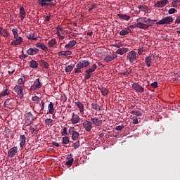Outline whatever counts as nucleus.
Segmentation results:
<instances>
[{
	"mask_svg": "<svg viewBox=\"0 0 180 180\" xmlns=\"http://www.w3.org/2000/svg\"><path fill=\"white\" fill-rule=\"evenodd\" d=\"M53 123H54V120L51 118H47L45 120V124L48 127H51L53 126Z\"/></svg>",
	"mask_w": 180,
	"mask_h": 180,
	"instance_id": "35",
	"label": "nucleus"
},
{
	"mask_svg": "<svg viewBox=\"0 0 180 180\" xmlns=\"http://www.w3.org/2000/svg\"><path fill=\"white\" fill-rule=\"evenodd\" d=\"M74 70V66L68 65L65 68V72H71Z\"/></svg>",
	"mask_w": 180,
	"mask_h": 180,
	"instance_id": "45",
	"label": "nucleus"
},
{
	"mask_svg": "<svg viewBox=\"0 0 180 180\" xmlns=\"http://www.w3.org/2000/svg\"><path fill=\"white\" fill-rule=\"evenodd\" d=\"M15 103H16V100L13 98H8L4 102V105L6 108H11L12 106H15Z\"/></svg>",
	"mask_w": 180,
	"mask_h": 180,
	"instance_id": "11",
	"label": "nucleus"
},
{
	"mask_svg": "<svg viewBox=\"0 0 180 180\" xmlns=\"http://www.w3.org/2000/svg\"><path fill=\"white\" fill-rule=\"evenodd\" d=\"M79 141H76L75 143H73L72 146L74 147L75 149H77L79 147Z\"/></svg>",
	"mask_w": 180,
	"mask_h": 180,
	"instance_id": "53",
	"label": "nucleus"
},
{
	"mask_svg": "<svg viewBox=\"0 0 180 180\" xmlns=\"http://www.w3.org/2000/svg\"><path fill=\"white\" fill-rule=\"evenodd\" d=\"M67 130H68V128L67 127H64L61 133V136H67V134H68V133L67 132Z\"/></svg>",
	"mask_w": 180,
	"mask_h": 180,
	"instance_id": "49",
	"label": "nucleus"
},
{
	"mask_svg": "<svg viewBox=\"0 0 180 180\" xmlns=\"http://www.w3.org/2000/svg\"><path fill=\"white\" fill-rule=\"evenodd\" d=\"M151 86H153V88H157L158 86V83L157 82H154L151 84Z\"/></svg>",
	"mask_w": 180,
	"mask_h": 180,
	"instance_id": "58",
	"label": "nucleus"
},
{
	"mask_svg": "<svg viewBox=\"0 0 180 180\" xmlns=\"http://www.w3.org/2000/svg\"><path fill=\"white\" fill-rule=\"evenodd\" d=\"M18 85H23V84H25V78H20L18 80Z\"/></svg>",
	"mask_w": 180,
	"mask_h": 180,
	"instance_id": "52",
	"label": "nucleus"
},
{
	"mask_svg": "<svg viewBox=\"0 0 180 180\" xmlns=\"http://www.w3.org/2000/svg\"><path fill=\"white\" fill-rule=\"evenodd\" d=\"M168 0H161L154 4L155 8H164V6L168 5Z\"/></svg>",
	"mask_w": 180,
	"mask_h": 180,
	"instance_id": "12",
	"label": "nucleus"
},
{
	"mask_svg": "<svg viewBox=\"0 0 180 180\" xmlns=\"http://www.w3.org/2000/svg\"><path fill=\"white\" fill-rule=\"evenodd\" d=\"M25 116V120L28 122L29 124H33V122H34L36 119L34 117V115H33V114H32L31 112H27Z\"/></svg>",
	"mask_w": 180,
	"mask_h": 180,
	"instance_id": "6",
	"label": "nucleus"
},
{
	"mask_svg": "<svg viewBox=\"0 0 180 180\" xmlns=\"http://www.w3.org/2000/svg\"><path fill=\"white\" fill-rule=\"evenodd\" d=\"M131 120H132V123L134 124H139V120L137 119V117H133L131 118Z\"/></svg>",
	"mask_w": 180,
	"mask_h": 180,
	"instance_id": "50",
	"label": "nucleus"
},
{
	"mask_svg": "<svg viewBox=\"0 0 180 180\" xmlns=\"http://www.w3.org/2000/svg\"><path fill=\"white\" fill-rule=\"evenodd\" d=\"M95 8H96V4H93V5H91V6L90 7V8H91L93 11H94V9H95Z\"/></svg>",
	"mask_w": 180,
	"mask_h": 180,
	"instance_id": "64",
	"label": "nucleus"
},
{
	"mask_svg": "<svg viewBox=\"0 0 180 180\" xmlns=\"http://www.w3.org/2000/svg\"><path fill=\"white\" fill-rule=\"evenodd\" d=\"M14 91H15V92H16V94L18 95H19L20 97L22 98V96H23V94L22 93V86H15L14 87Z\"/></svg>",
	"mask_w": 180,
	"mask_h": 180,
	"instance_id": "26",
	"label": "nucleus"
},
{
	"mask_svg": "<svg viewBox=\"0 0 180 180\" xmlns=\"http://www.w3.org/2000/svg\"><path fill=\"white\" fill-rule=\"evenodd\" d=\"M56 44H57V40H56V39H52L48 42L49 47L50 48L54 47Z\"/></svg>",
	"mask_w": 180,
	"mask_h": 180,
	"instance_id": "38",
	"label": "nucleus"
},
{
	"mask_svg": "<svg viewBox=\"0 0 180 180\" xmlns=\"http://www.w3.org/2000/svg\"><path fill=\"white\" fill-rule=\"evenodd\" d=\"M82 126L84 129H85L86 131H91L94 126H92V122L89 120H84L82 123Z\"/></svg>",
	"mask_w": 180,
	"mask_h": 180,
	"instance_id": "7",
	"label": "nucleus"
},
{
	"mask_svg": "<svg viewBox=\"0 0 180 180\" xmlns=\"http://www.w3.org/2000/svg\"><path fill=\"white\" fill-rule=\"evenodd\" d=\"M91 108L92 109L96 110L97 112H101V110H102V107H101V105H99L98 103H91Z\"/></svg>",
	"mask_w": 180,
	"mask_h": 180,
	"instance_id": "33",
	"label": "nucleus"
},
{
	"mask_svg": "<svg viewBox=\"0 0 180 180\" xmlns=\"http://www.w3.org/2000/svg\"><path fill=\"white\" fill-rule=\"evenodd\" d=\"M75 44H77V41L75 40H72L65 46V49L70 50V49H72Z\"/></svg>",
	"mask_w": 180,
	"mask_h": 180,
	"instance_id": "31",
	"label": "nucleus"
},
{
	"mask_svg": "<svg viewBox=\"0 0 180 180\" xmlns=\"http://www.w3.org/2000/svg\"><path fill=\"white\" fill-rule=\"evenodd\" d=\"M6 95H9V91H8V89H5L4 91H3L1 93L0 96L1 98H3L4 96H6Z\"/></svg>",
	"mask_w": 180,
	"mask_h": 180,
	"instance_id": "44",
	"label": "nucleus"
},
{
	"mask_svg": "<svg viewBox=\"0 0 180 180\" xmlns=\"http://www.w3.org/2000/svg\"><path fill=\"white\" fill-rule=\"evenodd\" d=\"M41 64L42 67H44V68H49V63L47 62H46L45 60H41Z\"/></svg>",
	"mask_w": 180,
	"mask_h": 180,
	"instance_id": "46",
	"label": "nucleus"
},
{
	"mask_svg": "<svg viewBox=\"0 0 180 180\" xmlns=\"http://www.w3.org/2000/svg\"><path fill=\"white\" fill-rule=\"evenodd\" d=\"M169 15H172L173 13H176V9L170 8L168 11Z\"/></svg>",
	"mask_w": 180,
	"mask_h": 180,
	"instance_id": "54",
	"label": "nucleus"
},
{
	"mask_svg": "<svg viewBox=\"0 0 180 180\" xmlns=\"http://www.w3.org/2000/svg\"><path fill=\"white\" fill-rule=\"evenodd\" d=\"M25 37L27 39H29V40H37V35L34 33H26Z\"/></svg>",
	"mask_w": 180,
	"mask_h": 180,
	"instance_id": "27",
	"label": "nucleus"
},
{
	"mask_svg": "<svg viewBox=\"0 0 180 180\" xmlns=\"http://www.w3.org/2000/svg\"><path fill=\"white\" fill-rule=\"evenodd\" d=\"M137 23H135L132 25H130L129 29H134L136 27H138L139 29H143L144 30H147L150 26H151V24H150V22H151V19L148 18L146 20L143 18H139L136 20Z\"/></svg>",
	"mask_w": 180,
	"mask_h": 180,
	"instance_id": "1",
	"label": "nucleus"
},
{
	"mask_svg": "<svg viewBox=\"0 0 180 180\" xmlns=\"http://www.w3.org/2000/svg\"><path fill=\"white\" fill-rule=\"evenodd\" d=\"M63 144H69L70 143V138H68V136H65L63 137V141H62Z\"/></svg>",
	"mask_w": 180,
	"mask_h": 180,
	"instance_id": "41",
	"label": "nucleus"
},
{
	"mask_svg": "<svg viewBox=\"0 0 180 180\" xmlns=\"http://www.w3.org/2000/svg\"><path fill=\"white\" fill-rule=\"evenodd\" d=\"M124 128V126L123 125H119L115 127V130L120 131L122 130V129Z\"/></svg>",
	"mask_w": 180,
	"mask_h": 180,
	"instance_id": "56",
	"label": "nucleus"
},
{
	"mask_svg": "<svg viewBox=\"0 0 180 180\" xmlns=\"http://www.w3.org/2000/svg\"><path fill=\"white\" fill-rule=\"evenodd\" d=\"M122 46H123V44L120 42L112 44V46L116 47L117 49H120V47H122Z\"/></svg>",
	"mask_w": 180,
	"mask_h": 180,
	"instance_id": "51",
	"label": "nucleus"
},
{
	"mask_svg": "<svg viewBox=\"0 0 180 180\" xmlns=\"http://www.w3.org/2000/svg\"><path fill=\"white\" fill-rule=\"evenodd\" d=\"M117 16L123 20H130V15H127L126 14H117Z\"/></svg>",
	"mask_w": 180,
	"mask_h": 180,
	"instance_id": "34",
	"label": "nucleus"
},
{
	"mask_svg": "<svg viewBox=\"0 0 180 180\" xmlns=\"http://www.w3.org/2000/svg\"><path fill=\"white\" fill-rule=\"evenodd\" d=\"M75 105L79 108L80 113L84 115V111L85 110L84 104L79 101L75 102Z\"/></svg>",
	"mask_w": 180,
	"mask_h": 180,
	"instance_id": "29",
	"label": "nucleus"
},
{
	"mask_svg": "<svg viewBox=\"0 0 180 180\" xmlns=\"http://www.w3.org/2000/svg\"><path fill=\"white\" fill-rule=\"evenodd\" d=\"M108 94H109V90L108 89H106V88H104L103 90H102L101 94L103 96H106L108 95Z\"/></svg>",
	"mask_w": 180,
	"mask_h": 180,
	"instance_id": "48",
	"label": "nucleus"
},
{
	"mask_svg": "<svg viewBox=\"0 0 180 180\" xmlns=\"http://www.w3.org/2000/svg\"><path fill=\"white\" fill-rule=\"evenodd\" d=\"M32 101H33L34 102H37V103H39V96H33L32 98Z\"/></svg>",
	"mask_w": 180,
	"mask_h": 180,
	"instance_id": "55",
	"label": "nucleus"
},
{
	"mask_svg": "<svg viewBox=\"0 0 180 180\" xmlns=\"http://www.w3.org/2000/svg\"><path fill=\"white\" fill-rule=\"evenodd\" d=\"M0 34H1V36H4V37H8V36H9V34L8 33L6 30L2 27H0Z\"/></svg>",
	"mask_w": 180,
	"mask_h": 180,
	"instance_id": "37",
	"label": "nucleus"
},
{
	"mask_svg": "<svg viewBox=\"0 0 180 180\" xmlns=\"http://www.w3.org/2000/svg\"><path fill=\"white\" fill-rule=\"evenodd\" d=\"M131 32L130 27H126L120 32V36H127Z\"/></svg>",
	"mask_w": 180,
	"mask_h": 180,
	"instance_id": "28",
	"label": "nucleus"
},
{
	"mask_svg": "<svg viewBox=\"0 0 180 180\" xmlns=\"http://www.w3.org/2000/svg\"><path fill=\"white\" fill-rule=\"evenodd\" d=\"M90 120L91 122H92V124H94V126H97V127H100V126L103 124V122L102 121V120L98 117H91Z\"/></svg>",
	"mask_w": 180,
	"mask_h": 180,
	"instance_id": "9",
	"label": "nucleus"
},
{
	"mask_svg": "<svg viewBox=\"0 0 180 180\" xmlns=\"http://www.w3.org/2000/svg\"><path fill=\"white\" fill-rule=\"evenodd\" d=\"M53 146H55V147H60V143L57 142H53Z\"/></svg>",
	"mask_w": 180,
	"mask_h": 180,
	"instance_id": "60",
	"label": "nucleus"
},
{
	"mask_svg": "<svg viewBox=\"0 0 180 180\" xmlns=\"http://www.w3.org/2000/svg\"><path fill=\"white\" fill-rule=\"evenodd\" d=\"M30 68H37V67H39V63H37V62L34 60H32L30 62Z\"/></svg>",
	"mask_w": 180,
	"mask_h": 180,
	"instance_id": "36",
	"label": "nucleus"
},
{
	"mask_svg": "<svg viewBox=\"0 0 180 180\" xmlns=\"http://www.w3.org/2000/svg\"><path fill=\"white\" fill-rule=\"evenodd\" d=\"M96 64H94L90 68L84 71V79H89L92 77L93 73L95 72L96 70Z\"/></svg>",
	"mask_w": 180,
	"mask_h": 180,
	"instance_id": "3",
	"label": "nucleus"
},
{
	"mask_svg": "<svg viewBox=\"0 0 180 180\" xmlns=\"http://www.w3.org/2000/svg\"><path fill=\"white\" fill-rule=\"evenodd\" d=\"M69 134L72 135V140L74 141L78 140V137H79V133L77 132V131H74L72 129H69Z\"/></svg>",
	"mask_w": 180,
	"mask_h": 180,
	"instance_id": "14",
	"label": "nucleus"
},
{
	"mask_svg": "<svg viewBox=\"0 0 180 180\" xmlns=\"http://www.w3.org/2000/svg\"><path fill=\"white\" fill-rule=\"evenodd\" d=\"M35 46L36 47H37L38 49H41L44 51H49V48H47V46H46V45H44V44L41 42L37 43Z\"/></svg>",
	"mask_w": 180,
	"mask_h": 180,
	"instance_id": "25",
	"label": "nucleus"
},
{
	"mask_svg": "<svg viewBox=\"0 0 180 180\" xmlns=\"http://www.w3.org/2000/svg\"><path fill=\"white\" fill-rule=\"evenodd\" d=\"M39 51H40V50H39V49L37 48H30L29 49H27V53L28 54V56H36V54H37Z\"/></svg>",
	"mask_w": 180,
	"mask_h": 180,
	"instance_id": "17",
	"label": "nucleus"
},
{
	"mask_svg": "<svg viewBox=\"0 0 180 180\" xmlns=\"http://www.w3.org/2000/svg\"><path fill=\"white\" fill-rule=\"evenodd\" d=\"M57 34H58V37H60V39H61V40H63L64 39V37L60 36V31H57Z\"/></svg>",
	"mask_w": 180,
	"mask_h": 180,
	"instance_id": "62",
	"label": "nucleus"
},
{
	"mask_svg": "<svg viewBox=\"0 0 180 180\" xmlns=\"http://www.w3.org/2000/svg\"><path fill=\"white\" fill-rule=\"evenodd\" d=\"M13 34L14 35V39L19 37V34L18 33V29L14 28L12 30Z\"/></svg>",
	"mask_w": 180,
	"mask_h": 180,
	"instance_id": "43",
	"label": "nucleus"
},
{
	"mask_svg": "<svg viewBox=\"0 0 180 180\" xmlns=\"http://www.w3.org/2000/svg\"><path fill=\"white\" fill-rule=\"evenodd\" d=\"M127 60L129 61V63H134L136 60H137V53L134 51H131L127 54Z\"/></svg>",
	"mask_w": 180,
	"mask_h": 180,
	"instance_id": "4",
	"label": "nucleus"
},
{
	"mask_svg": "<svg viewBox=\"0 0 180 180\" xmlns=\"http://www.w3.org/2000/svg\"><path fill=\"white\" fill-rule=\"evenodd\" d=\"M154 60H155V57L154 56H147L145 59L146 67H150Z\"/></svg>",
	"mask_w": 180,
	"mask_h": 180,
	"instance_id": "18",
	"label": "nucleus"
},
{
	"mask_svg": "<svg viewBox=\"0 0 180 180\" xmlns=\"http://www.w3.org/2000/svg\"><path fill=\"white\" fill-rule=\"evenodd\" d=\"M15 39L11 42V46H20L23 42V38L22 37H18L15 38Z\"/></svg>",
	"mask_w": 180,
	"mask_h": 180,
	"instance_id": "16",
	"label": "nucleus"
},
{
	"mask_svg": "<svg viewBox=\"0 0 180 180\" xmlns=\"http://www.w3.org/2000/svg\"><path fill=\"white\" fill-rule=\"evenodd\" d=\"M115 58H117V55L112 53L111 55L106 56L104 58V61L105 63H110V61H113Z\"/></svg>",
	"mask_w": 180,
	"mask_h": 180,
	"instance_id": "15",
	"label": "nucleus"
},
{
	"mask_svg": "<svg viewBox=\"0 0 180 180\" xmlns=\"http://www.w3.org/2000/svg\"><path fill=\"white\" fill-rule=\"evenodd\" d=\"M79 116L75 113L72 114V117L71 119V122L72 123V124H77V123L79 122Z\"/></svg>",
	"mask_w": 180,
	"mask_h": 180,
	"instance_id": "19",
	"label": "nucleus"
},
{
	"mask_svg": "<svg viewBox=\"0 0 180 180\" xmlns=\"http://www.w3.org/2000/svg\"><path fill=\"white\" fill-rule=\"evenodd\" d=\"M47 2H53V0H38V4L41 5L42 8H47V6H51V4Z\"/></svg>",
	"mask_w": 180,
	"mask_h": 180,
	"instance_id": "13",
	"label": "nucleus"
},
{
	"mask_svg": "<svg viewBox=\"0 0 180 180\" xmlns=\"http://www.w3.org/2000/svg\"><path fill=\"white\" fill-rule=\"evenodd\" d=\"M132 71L133 69H129V70L126 69V72H121L120 75H123L124 77H129V75L131 74Z\"/></svg>",
	"mask_w": 180,
	"mask_h": 180,
	"instance_id": "39",
	"label": "nucleus"
},
{
	"mask_svg": "<svg viewBox=\"0 0 180 180\" xmlns=\"http://www.w3.org/2000/svg\"><path fill=\"white\" fill-rule=\"evenodd\" d=\"M131 115H135V116H137L138 117H139L140 116H143V114L141 112H140V111H131Z\"/></svg>",
	"mask_w": 180,
	"mask_h": 180,
	"instance_id": "42",
	"label": "nucleus"
},
{
	"mask_svg": "<svg viewBox=\"0 0 180 180\" xmlns=\"http://www.w3.org/2000/svg\"><path fill=\"white\" fill-rule=\"evenodd\" d=\"M66 160H68V161L66 162L65 165H67L68 167H71V165H72V162H74V158H72V155H68Z\"/></svg>",
	"mask_w": 180,
	"mask_h": 180,
	"instance_id": "23",
	"label": "nucleus"
},
{
	"mask_svg": "<svg viewBox=\"0 0 180 180\" xmlns=\"http://www.w3.org/2000/svg\"><path fill=\"white\" fill-rule=\"evenodd\" d=\"M20 18L21 20H23L26 18V11H25V8L23 6L20 7Z\"/></svg>",
	"mask_w": 180,
	"mask_h": 180,
	"instance_id": "30",
	"label": "nucleus"
},
{
	"mask_svg": "<svg viewBox=\"0 0 180 180\" xmlns=\"http://www.w3.org/2000/svg\"><path fill=\"white\" fill-rule=\"evenodd\" d=\"M32 88H34V89H40V88H41L40 78H38L34 81V84L32 85Z\"/></svg>",
	"mask_w": 180,
	"mask_h": 180,
	"instance_id": "21",
	"label": "nucleus"
},
{
	"mask_svg": "<svg viewBox=\"0 0 180 180\" xmlns=\"http://www.w3.org/2000/svg\"><path fill=\"white\" fill-rule=\"evenodd\" d=\"M175 23H176L177 25H179L180 23V16H177L175 20Z\"/></svg>",
	"mask_w": 180,
	"mask_h": 180,
	"instance_id": "59",
	"label": "nucleus"
},
{
	"mask_svg": "<svg viewBox=\"0 0 180 180\" xmlns=\"http://www.w3.org/2000/svg\"><path fill=\"white\" fill-rule=\"evenodd\" d=\"M180 4V0H173L172 5H173V8H176L178 6V4Z\"/></svg>",
	"mask_w": 180,
	"mask_h": 180,
	"instance_id": "47",
	"label": "nucleus"
},
{
	"mask_svg": "<svg viewBox=\"0 0 180 180\" xmlns=\"http://www.w3.org/2000/svg\"><path fill=\"white\" fill-rule=\"evenodd\" d=\"M132 88L136 91V92H139L140 94H143V92H144V88L139 83L132 84Z\"/></svg>",
	"mask_w": 180,
	"mask_h": 180,
	"instance_id": "10",
	"label": "nucleus"
},
{
	"mask_svg": "<svg viewBox=\"0 0 180 180\" xmlns=\"http://www.w3.org/2000/svg\"><path fill=\"white\" fill-rule=\"evenodd\" d=\"M89 64H91L90 62L88 61V60L84 59L79 61L76 64V68H75L74 71L75 74H79L80 72H82L81 70L84 68H86V67H89Z\"/></svg>",
	"mask_w": 180,
	"mask_h": 180,
	"instance_id": "2",
	"label": "nucleus"
},
{
	"mask_svg": "<svg viewBox=\"0 0 180 180\" xmlns=\"http://www.w3.org/2000/svg\"><path fill=\"white\" fill-rule=\"evenodd\" d=\"M20 146L21 148H23V147L26 146V136H25V134L20 135Z\"/></svg>",
	"mask_w": 180,
	"mask_h": 180,
	"instance_id": "24",
	"label": "nucleus"
},
{
	"mask_svg": "<svg viewBox=\"0 0 180 180\" xmlns=\"http://www.w3.org/2000/svg\"><path fill=\"white\" fill-rule=\"evenodd\" d=\"M138 9L140 11H143V12H148V8L146 5H139Z\"/></svg>",
	"mask_w": 180,
	"mask_h": 180,
	"instance_id": "40",
	"label": "nucleus"
},
{
	"mask_svg": "<svg viewBox=\"0 0 180 180\" xmlns=\"http://www.w3.org/2000/svg\"><path fill=\"white\" fill-rule=\"evenodd\" d=\"M143 53H144V49H143V48L139 49L138 50V54H139V56H141V55L143 54Z\"/></svg>",
	"mask_w": 180,
	"mask_h": 180,
	"instance_id": "57",
	"label": "nucleus"
},
{
	"mask_svg": "<svg viewBox=\"0 0 180 180\" xmlns=\"http://www.w3.org/2000/svg\"><path fill=\"white\" fill-rule=\"evenodd\" d=\"M172 22H174V18L172 16H167L163 18L159 22H156V25H170V23H172Z\"/></svg>",
	"mask_w": 180,
	"mask_h": 180,
	"instance_id": "5",
	"label": "nucleus"
},
{
	"mask_svg": "<svg viewBox=\"0 0 180 180\" xmlns=\"http://www.w3.org/2000/svg\"><path fill=\"white\" fill-rule=\"evenodd\" d=\"M50 19H51V15H48L46 17V22H50Z\"/></svg>",
	"mask_w": 180,
	"mask_h": 180,
	"instance_id": "63",
	"label": "nucleus"
},
{
	"mask_svg": "<svg viewBox=\"0 0 180 180\" xmlns=\"http://www.w3.org/2000/svg\"><path fill=\"white\" fill-rule=\"evenodd\" d=\"M72 54V51H62L58 53V56L61 57V56H71Z\"/></svg>",
	"mask_w": 180,
	"mask_h": 180,
	"instance_id": "32",
	"label": "nucleus"
},
{
	"mask_svg": "<svg viewBox=\"0 0 180 180\" xmlns=\"http://www.w3.org/2000/svg\"><path fill=\"white\" fill-rule=\"evenodd\" d=\"M126 53H129V48H120L116 51V53L120 54V56H123Z\"/></svg>",
	"mask_w": 180,
	"mask_h": 180,
	"instance_id": "20",
	"label": "nucleus"
},
{
	"mask_svg": "<svg viewBox=\"0 0 180 180\" xmlns=\"http://www.w3.org/2000/svg\"><path fill=\"white\" fill-rule=\"evenodd\" d=\"M48 110L50 115H53L54 113H56V109L54 108V103H53V102H50V103L49 104Z\"/></svg>",
	"mask_w": 180,
	"mask_h": 180,
	"instance_id": "22",
	"label": "nucleus"
},
{
	"mask_svg": "<svg viewBox=\"0 0 180 180\" xmlns=\"http://www.w3.org/2000/svg\"><path fill=\"white\" fill-rule=\"evenodd\" d=\"M41 103V110H44V102L42 101Z\"/></svg>",
	"mask_w": 180,
	"mask_h": 180,
	"instance_id": "61",
	"label": "nucleus"
},
{
	"mask_svg": "<svg viewBox=\"0 0 180 180\" xmlns=\"http://www.w3.org/2000/svg\"><path fill=\"white\" fill-rule=\"evenodd\" d=\"M17 154H18V146H14L8 150L7 155L8 157H9V158H12L15 157V155H16Z\"/></svg>",
	"mask_w": 180,
	"mask_h": 180,
	"instance_id": "8",
	"label": "nucleus"
}]
</instances>
